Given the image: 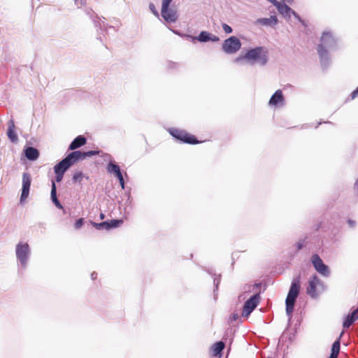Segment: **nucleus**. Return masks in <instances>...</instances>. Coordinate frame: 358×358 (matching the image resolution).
Listing matches in <instances>:
<instances>
[{"label":"nucleus","instance_id":"1","mask_svg":"<svg viewBox=\"0 0 358 358\" xmlns=\"http://www.w3.org/2000/svg\"><path fill=\"white\" fill-rule=\"evenodd\" d=\"M339 49L336 38L330 31H324L320 38V43L317 48L320 64L324 69H327L331 64L329 52L336 51Z\"/></svg>","mask_w":358,"mask_h":358},{"label":"nucleus","instance_id":"2","mask_svg":"<svg viewBox=\"0 0 358 358\" xmlns=\"http://www.w3.org/2000/svg\"><path fill=\"white\" fill-rule=\"evenodd\" d=\"M301 281L300 276L294 278L291 283L287 296L285 299L286 314L288 317V322H290L292 318V313L294 311L296 299L300 293Z\"/></svg>","mask_w":358,"mask_h":358},{"label":"nucleus","instance_id":"3","mask_svg":"<svg viewBox=\"0 0 358 358\" xmlns=\"http://www.w3.org/2000/svg\"><path fill=\"white\" fill-rule=\"evenodd\" d=\"M31 248L27 243L20 242L15 246V256L19 272L24 271L31 257Z\"/></svg>","mask_w":358,"mask_h":358},{"label":"nucleus","instance_id":"4","mask_svg":"<svg viewBox=\"0 0 358 358\" xmlns=\"http://www.w3.org/2000/svg\"><path fill=\"white\" fill-rule=\"evenodd\" d=\"M262 47L252 48L249 50L244 56H239L236 57L234 62L238 63L243 59L254 61L259 60L260 64L264 66L267 63L268 58L266 54H262Z\"/></svg>","mask_w":358,"mask_h":358},{"label":"nucleus","instance_id":"5","mask_svg":"<svg viewBox=\"0 0 358 358\" xmlns=\"http://www.w3.org/2000/svg\"><path fill=\"white\" fill-rule=\"evenodd\" d=\"M169 132L176 140L180 143L191 145H196L199 143L194 135L188 134L185 130L177 128H170L169 129Z\"/></svg>","mask_w":358,"mask_h":358},{"label":"nucleus","instance_id":"6","mask_svg":"<svg viewBox=\"0 0 358 358\" xmlns=\"http://www.w3.org/2000/svg\"><path fill=\"white\" fill-rule=\"evenodd\" d=\"M169 132L176 140L180 143L191 145H196L199 143L194 135L188 134L185 130L177 128H170L169 129Z\"/></svg>","mask_w":358,"mask_h":358},{"label":"nucleus","instance_id":"7","mask_svg":"<svg viewBox=\"0 0 358 358\" xmlns=\"http://www.w3.org/2000/svg\"><path fill=\"white\" fill-rule=\"evenodd\" d=\"M317 287L322 290L325 289L324 282L318 278L316 274L313 275L308 280V285L306 288V293L312 299H317L320 292L317 290Z\"/></svg>","mask_w":358,"mask_h":358},{"label":"nucleus","instance_id":"8","mask_svg":"<svg viewBox=\"0 0 358 358\" xmlns=\"http://www.w3.org/2000/svg\"><path fill=\"white\" fill-rule=\"evenodd\" d=\"M99 151L98 150H90L87 152L80 151V150H74L67 155L64 158L67 161V162L70 164V166L74 165L79 161L83 160L87 157H92L96 155H98Z\"/></svg>","mask_w":358,"mask_h":358},{"label":"nucleus","instance_id":"9","mask_svg":"<svg viewBox=\"0 0 358 358\" xmlns=\"http://www.w3.org/2000/svg\"><path fill=\"white\" fill-rule=\"evenodd\" d=\"M241 48L240 40L236 36H231L222 43V50L227 54H234Z\"/></svg>","mask_w":358,"mask_h":358},{"label":"nucleus","instance_id":"10","mask_svg":"<svg viewBox=\"0 0 358 358\" xmlns=\"http://www.w3.org/2000/svg\"><path fill=\"white\" fill-rule=\"evenodd\" d=\"M312 264L315 269L324 277H329L331 274L330 269L326 265L317 254H314L311 257Z\"/></svg>","mask_w":358,"mask_h":358},{"label":"nucleus","instance_id":"11","mask_svg":"<svg viewBox=\"0 0 358 358\" xmlns=\"http://www.w3.org/2000/svg\"><path fill=\"white\" fill-rule=\"evenodd\" d=\"M86 14L92 20L94 26L99 28L101 31H104L107 33L108 29H113L115 31H117L113 26L108 25L104 21L101 20L92 9H87Z\"/></svg>","mask_w":358,"mask_h":358},{"label":"nucleus","instance_id":"12","mask_svg":"<svg viewBox=\"0 0 358 358\" xmlns=\"http://www.w3.org/2000/svg\"><path fill=\"white\" fill-rule=\"evenodd\" d=\"M260 300L259 294H255L250 297L244 303L242 315L248 316L258 306Z\"/></svg>","mask_w":358,"mask_h":358},{"label":"nucleus","instance_id":"13","mask_svg":"<svg viewBox=\"0 0 358 358\" xmlns=\"http://www.w3.org/2000/svg\"><path fill=\"white\" fill-rule=\"evenodd\" d=\"M31 182V175L28 172H24L22 174V192L20 195V203L24 202L29 196L30 186Z\"/></svg>","mask_w":358,"mask_h":358},{"label":"nucleus","instance_id":"14","mask_svg":"<svg viewBox=\"0 0 358 358\" xmlns=\"http://www.w3.org/2000/svg\"><path fill=\"white\" fill-rule=\"evenodd\" d=\"M161 15L164 20L169 23H174L178 19L177 10L169 6L164 9V6H162Z\"/></svg>","mask_w":358,"mask_h":358},{"label":"nucleus","instance_id":"15","mask_svg":"<svg viewBox=\"0 0 358 358\" xmlns=\"http://www.w3.org/2000/svg\"><path fill=\"white\" fill-rule=\"evenodd\" d=\"M187 38L192 39V41H198L201 43H206L208 41L217 42L219 41L220 38L218 36L211 34L206 31H202L197 36H192L187 35Z\"/></svg>","mask_w":358,"mask_h":358},{"label":"nucleus","instance_id":"16","mask_svg":"<svg viewBox=\"0 0 358 358\" xmlns=\"http://www.w3.org/2000/svg\"><path fill=\"white\" fill-rule=\"evenodd\" d=\"M285 103V98L282 94V92L280 90H278L275 92V93L271 96L269 100V105L277 106L278 105L282 106Z\"/></svg>","mask_w":358,"mask_h":358},{"label":"nucleus","instance_id":"17","mask_svg":"<svg viewBox=\"0 0 358 358\" xmlns=\"http://www.w3.org/2000/svg\"><path fill=\"white\" fill-rule=\"evenodd\" d=\"M358 319V308L353 310L350 313L345 316L343 323L345 329L349 328Z\"/></svg>","mask_w":358,"mask_h":358},{"label":"nucleus","instance_id":"18","mask_svg":"<svg viewBox=\"0 0 358 358\" xmlns=\"http://www.w3.org/2000/svg\"><path fill=\"white\" fill-rule=\"evenodd\" d=\"M87 142V139L84 136L79 135L76 137L73 141L70 143L69 150H75L77 148L84 145Z\"/></svg>","mask_w":358,"mask_h":358},{"label":"nucleus","instance_id":"19","mask_svg":"<svg viewBox=\"0 0 358 358\" xmlns=\"http://www.w3.org/2000/svg\"><path fill=\"white\" fill-rule=\"evenodd\" d=\"M7 136L9 140L14 143H16L18 141L17 134L15 132V123L13 120L8 122V129L7 131Z\"/></svg>","mask_w":358,"mask_h":358},{"label":"nucleus","instance_id":"20","mask_svg":"<svg viewBox=\"0 0 358 358\" xmlns=\"http://www.w3.org/2000/svg\"><path fill=\"white\" fill-rule=\"evenodd\" d=\"M24 155L29 160L35 161L39 157V151L36 148L29 146L24 150Z\"/></svg>","mask_w":358,"mask_h":358},{"label":"nucleus","instance_id":"21","mask_svg":"<svg viewBox=\"0 0 358 358\" xmlns=\"http://www.w3.org/2000/svg\"><path fill=\"white\" fill-rule=\"evenodd\" d=\"M278 20L275 15H271L270 17L259 18L257 20V23L264 25L273 27L277 24Z\"/></svg>","mask_w":358,"mask_h":358},{"label":"nucleus","instance_id":"22","mask_svg":"<svg viewBox=\"0 0 358 358\" xmlns=\"http://www.w3.org/2000/svg\"><path fill=\"white\" fill-rule=\"evenodd\" d=\"M275 8H277L279 13L281 14L284 17H290V12L292 11V8L286 3L280 2Z\"/></svg>","mask_w":358,"mask_h":358},{"label":"nucleus","instance_id":"23","mask_svg":"<svg viewBox=\"0 0 358 358\" xmlns=\"http://www.w3.org/2000/svg\"><path fill=\"white\" fill-rule=\"evenodd\" d=\"M50 197H51L52 201L56 206V207H57L59 209L63 208L62 205L61 204V203L59 202V201L57 199V187H56L55 182L54 181H52Z\"/></svg>","mask_w":358,"mask_h":358},{"label":"nucleus","instance_id":"24","mask_svg":"<svg viewBox=\"0 0 358 358\" xmlns=\"http://www.w3.org/2000/svg\"><path fill=\"white\" fill-rule=\"evenodd\" d=\"M70 167V164L67 162L66 159L64 158L54 166V171L55 172L64 173Z\"/></svg>","mask_w":358,"mask_h":358},{"label":"nucleus","instance_id":"25","mask_svg":"<svg viewBox=\"0 0 358 358\" xmlns=\"http://www.w3.org/2000/svg\"><path fill=\"white\" fill-rule=\"evenodd\" d=\"M107 171L110 173L117 175L121 172V169L118 164H115L113 160L110 159L107 166Z\"/></svg>","mask_w":358,"mask_h":358},{"label":"nucleus","instance_id":"26","mask_svg":"<svg viewBox=\"0 0 358 358\" xmlns=\"http://www.w3.org/2000/svg\"><path fill=\"white\" fill-rule=\"evenodd\" d=\"M343 332L341 334L340 336L334 342L332 347H331V355L338 356V354L340 352V348H341V342L340 339L341 337L343 335Z\"/></svg>","mask_w":358,"mask_h":358},{"label":"nucleus","instance_id":"27","mask_svg":"<svg viewBox=\"0 0 358 358\" xmlns=\"http://www.w3.org/2000/svg\"><path fill=\"white\" fill-rule=\"evenodd\" d=\"M224 343L222 341L215 343L213 346V353L215 356H221L222 352L224 348Z\"/></svg>","mask_w":358,"mask_h":358},{"label":"nucleus","instance_id":"28","mask_svg":"<svg viewBox=\"0 0 358 358\" xmlns=\"http://www.w3.org/2000/svg\"><path fill=\"white\" fill-rule=\"evenodd\" d=\"M93 227H94L98 230H109V224L108 221H104L100 223H96L94 222H91Z\"/></svg>","mask_w":358,"mask_h":358},{"label":"nucleus","instance_id":"29","mask_svg":"<svg viewBox=\"0 0 358 358\" xmlns=\"http://www.w3.org/2000/svg\"><path fill=\"white\" fill-rule=\"evenodd\" d=\"M123 223L122 220H111L108 221L109 230L113 228L118 227L121 224Z\"/></svg>","mask_w":358,"mask_h":358},{"label":"nucleus","instance_id":"30","mask_svg":"<svg viewBox=\"0 0 358 358\" xmlns=\"http://www.w3.org/2000/svg\"><path fill=\"white\" fill-rule=\"evenodd\" d=\"M84 177L83 173L81 171L76 172L73 176V182H80Z\"/></svg>","mask_w":358,"mask_h":358},{"label":"nucleus","instance_id":"31","mask_svg":"<svg viewBox=\"0 0 358 358\" xmlns=\"http://www.w3.org/2000/svg\"><path fill=\"white\" fill-rule=\"evenodd\" d=\"M209 273L214 275V278H213V283H214V286H215L214 292H215L217 290L219 284L220 282V275H216L215 274L210 273V271H209Z\"/></svg>","mask_w":358,"mask_h":358},{"label":"nucleus","instance_id":"32","mask_svg":"<svg viewBox=\"0 0 358 358\" xmlns=\"http://www.w3.org/2000/svg\"><path fill=\"white\" fill-rule=\"evenodd\" d=\"M84 224V219L83 218H79L76 220V222L74 224V227L76 229H79L81 228Z\"/></svg>","mask_w":358,"mask_h":358},{"label":"nucleus","instance_id":"33","mask_svg":"<svg viewBox=\"0 0 358 358\" xmlns=\"http://www.w3.org/2000/svg\"><path fill=\"white\" fill-rule=\"evenodd\" d=\"M149 8L151 10V12L157 17H159V15L158 11L157 10L155 6L153 3H150L149 4Z\"/></svg>","mask_w":358,"mask_h":358},{"label":"nucleus","instance_id":"34","mask_svg":"<svg viewBox=\"0 0 358 358\" xmlns=\"http://www.w3.org/2000/svg\"><path fill=\"white\" fill-rule=\"evenodd\" d=\"M347 222H348V224L349 226V227L352 228V229H355L357 226V222L354 220H352L350 218L348 219L347 220Z\"/></svg>","mask_w":358,"mask_h":358},{"label":"nucleus","instance_id":"35","mask_svg":"<svg viewBox=\"0 0 358 358\" xmlns=\"http://www.w3.org/2000/svg\"><path fill=\"white\" fill-rule=\"evenodd\" d=\"M305 245V240L301 239L296 243V247L297 248V250H299L303 248Z\"/></svg>","mask_w":358,"mask_h":358},{"label":"nucleus","instance_id":"36","mask_svg":"<svg viewBox=\"0 0 358 358\" xmlns=\"http://www.w3.org/2000/svg\"><path fill=\"white\" fill-rule=\"evenodd\" d=\"M166 65H167V68L169 69H176L178 67V64L177 63H175V62H171V61L167 62Z\"/></svg>","mask_w":358,"mask_h":358},{"label":"nucleus","instance_id":"37","mask_svg":"<svg viewBox=\"0 0 358 358\" xmlns=\"http://www.w3.org/2000/svg\"><path fill=\"white\" fill-rule=\"evenodd\" d=\"M222 28H223V30H224V31H225V33H227V34H230V33H231V32H232V31H233V30H232V28H231L229 25H228V24H225V23L222 24Z\"/></svg>","mask_w":358,"mask_h":358},{"label":"nucleus","instance_id":"38","mask_svg":"<svg viewBox=\"0 0 358 358\" xmlns=\"http://www.w3.org/2000/svg\"><path fill=\"white\" fill-rule=\"evenodd\" d=\"M55 180L57 182H59L62 180L63 176L64 173L60 172H55Z\"/></svg>","mask_w":358,"mask_h":358},{"label":"nucleus","instance_id":"39","mask_svg":"<svg viewBox=\"0 0 358 358\" xmlns=\"http://www.w3.org/2000/svg\"><path fill=\"white\" fill-rule=\"evenodd\" d=\"M239 318V315L238 313H234L229 317V322H233L236 321Z\"/></svg>","mask_w":358,"mask_h":358},{"label":"nucleus","instance_id":"40","mask_svg":"<svg viewBox=\"0 0 358 358\" xmlns=\"http://www.w3.org/2000/svg\"><path fill=\"white\" fill-rule=\"evenodd\" d=\"M173 0H162V6H164V8L165 9L166 8V6H170V3H171V2Z\"/></svg>","mask_w":358,"mask_h":358},{"label":"nucleus","instance_id":"41","mask_svg":"<svg viewBox=\"0 0 358 358\" xmlns=\"http://www.w3.org/2000/svg\"><path fill=\"white\" fill-rule=\"evenodd\" d=\"M350 96L352 99L358 96V87L351 93Z\"/></svg>","mask_w":358,"mask_h":358},{"label":"nucleus","instance_id":"42","mask_svg":"<svg viewBox=\"0 0 358 358\" xmlns=\"http://www.w3.org/2000/svg\"><path fill=\"white\" fill-rule=\"evenodd\" d=\"M86 1H87V0H80V6L85 5V3H86ZM78 2H79V1H78V0H75V3H76V4L78 6H79V3H78Z\"/></svg>","mask_w":358,"mask_h":358},{"label":"nucleus","instance_id":"43","mask_svg":"<svg viewBox=\"0 0 358 358\" xmlns=\"http://www.w3.org/2000/svg\"><path fill=\"white\" fill-rule=\"evenodd\" d=\"M268 2L272 3L275 7L277 6V5L280 3V1L277 0H267Z\"/></svg>","mask_w":358,"mask_h":358},{"label":"nucleus","instance_id":"44","mask_svg":"<svg viewBox=\"0 0 358 358\" xmlns=\"http://www.w3.org/2000/svg\"><path fill=\"white\" fill-rule=\"evenodd\" d=\"M119 182H120V185L122 187V189H124V187H125V183H124V178L122 179V180H119Z\"/></svg>","mask_w":358,"mask_h":358},{"label":"nucleus","instance_id":"45","mask_svg":"<svg viewBox=\"0 0 358 358\" xmlns=\"http://www.w3.org/2000/svg\"><path fill=\"white\" fill-rule=\"evenodd\" d=\"M115 176L119 180H122L123 179V176H122V171L120 173H119L117 175H115Z\"/></svg>","mask_w":358,"mask_h":358},{"label":"nucleus","instance_id":"46","mask_svg":"<svg viewBox=\"0 0 358 358\" xmlns=\"http://www.w3.org/2000/svg\"><path fill=\"white\" fill-rule=\"evenodd\" d=\"M91 278L92 280H94L97 278V273L96 272H92V274H91Z\"/></svg>","mask_w":358,"mask_h":358},{"label":"nucleus","instance_id":"47","mask_svg":"<svg viewBox=\"0 0 358 358\" xmlns=\"http://www.w3.org/2000/svg\"><path fill=\"white\" fill-rule=\"evenodd\" d=\"M292 15L294 17H298V13L292 9L290 12V15Z\"/></svg>","mask_w":358,"mask_h":358},{"label":"nucleus","instance_id":"48","mask_svg":"<svg viewBox=\"0 0 358 358\" xmlns=\"http://www.w3.org/2000/svg\"><path fill=\"white\" fill-rule=\"evenodd\" d=\"M296 20H298L301 23L304 24V21L301 18V17L298 15V17H295Z\"/></svg>","mask_w":358,"mask_h":358},{"label":"nucleus","instance_id":"49","mask_svg":"<svg viewBox=\"0 0 358 358\" xmlns=\"http://www.w3.org/2000/svg\"><path fill=\"white\" fill-rule=\"evenodd\" d=\"M337 357H338L337 356L332 355H330V356L329 357V358H337Z\"/></svg>","mask_w":358,"mask_h":358},{"label":"nucleus","instance_id":"50","mask_svg":"<svg viewBox=\"0 0 358 358\" xmlns=\"http://www.w3.org/2000/svg\"><path fill=\"white\" fill-rule=\"evenodd\" d=\"M97 39L99 40L100 41H102V38L100 36H97Z\"/></svg>","mask_w":358,"mask_h":358},{"label":"nucleus","instance_id":"51","mask_svg":"<svg viewBox=\"0 0 358 358\" xmlns=\"http://www.w3.org/2000/svg\"><path fill=\"white\" fill-rule=\"evenodd\" d=\"M100 217H101V219H103V218L104 217V215H103V213H101V214L100 215Z\"/></svg>","mask_w":358,"mask_h":358}]
</instances>
